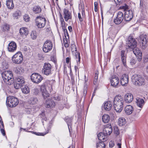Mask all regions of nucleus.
Returning a JSON list of instances; mask_svg holds the SVG:
<instances>
[{"label": "nucleus", "instance_id": "1", "mask_svg": "<svg viewBox=\"0 0 148 148\" xmlns=\"http://www.w3.org/2000/svg\"><path fill=\"white\" fill-rule=\"evenodd\" d=\"M123 106V97L119 95H116L114 98L113 106L116 112H120L122 111Z\"/></svg>", "mask_w": 148, "mask_h": 148}, {"label": "nucleus", "instance_id": "2", "mask_svg": "<svg viewBox=\"0 0 148 148\" xmlns=\"http://www.w3.org/2000/svg\"><path fill=\"white\" fill-rule=\"evenodd\" d=\"M2 78L7 84L10 85L13 83V77L11 71H5L1 74Z\"/></svg>", "mask_w": 148, "mask_h": 148}, {"label": "nucleus", "instance_id": "3", "mask_svg": "<svg viewBox=\"0 0 148 148\" xmlns=\"http://www.w3.org/2000/svg\"><path fill=\"white\" fill-rule=\"evenodd\" d=\"M19 103L18 99L12 96L8 97L6 99V103L10 107L13 108L16 106Z\"/></svg>", "mask_w": 148, "mask_h": 148}, {"label": "nucleus", "instance_id": "4", "mask_svg": "<svg viewBox=\"0 0 148 148\" xmlns=\"http://www.w3.org/2000/svg\"><path fill=\"white\" fill-rule=\"evenodd\" d=\"M36 25L39 29L44 28L46 24V19L40 16H37L35 20Z\"/></svg>", "mask_w": 148, "mask_h": 148}, {"label": "nucleus", "instance_id": "5", "mask_svg": "<svg viewBox=\"0 0 148 148\" xmlns=\"http://www.w3.org/2000/svg\"><path fill=\"white\" fill-rule=\"evenodd\" d=\"M23 60V55L19 51L16 53L12 57V62L16 64L21 63Z\"/></svg>", "mask_w": 148, "mask_h": 148}, {"label": "nucleus", "instance_id": "6", "mask_svg": "<svg viewBox=\"0 0 148 148\" xmlns=\"http://www.w3.org/2000/svg\"><path fill=\"white\" fill-rule=\"evenodd\" d=\"M52 69V66L48 62H45L44 64L42 72L44 74L49 75L51 74Z\"/></svg>", "mask_w": 148, "mask_h": 148}, {"label": "nucleus", "instance_id": "7", "mask_svg": "<svg viewBox=\"0 0 148 148\" xmlns=\"http://www.w3.org/2000/svg\"><path fill=\"white\" fill-rule=\"evenodd\" d=\"M53 47V44L51 41L47 40L43 45L42 48L43 51L45 53H48L51 50Z\"/></svg>", "mask_w": 148, "mask_h": 148}, {"label": "nucleus", "instance_id": "8", "mask_svg": "<svg viewBox=\"0 0 148 148\" xmlns=\"http://www.w3.org/2000/svg\"><path fill=\"white\" fill-rule=\"evenodd\" d=\"M147 37L146 35L143 34L141 35L140 36V47L143 49H145L147 45Z\"/></svg>", "mask_w": 148, "mask_h": 148}, {"label": "nucleus", "instance_id": "9", "mask_svg": "<svg viewBox=\"0 0 148 148\" xmlns=\"http://www.w3.org/2000/svg\"><path fill=\"white\" fill-rule=\"evenodd\" d=\"M32 81L34 83L38 84L40 83L42 79V77L38 73H34L31 76Z\"/></svg>", "mask_w": 148, "mask_h": 148}, {"label": "nucleus", "instance_id": "10", "mask_svg": "<svg viewBox=\"0 0 148 148\" xmlns=\"http://www.w3.org/2000/svg\"><path fill=\"white\" fill-rule=\"evenodd\" d=\"M121 9H123L125 12L124 15V20L126 21H130V10H129L128 6L126 4H124L122 6L120 7Z\"/></svg>", "mask_w": 148, "mask_h": 148}, {"label": "nucleus", "instance_id": "11", "mask_svg": "<svg viewBox=\"0 0 148 148\" xmlns=\"http://www.w3.org/2000/svg\"><path fill=\"white\" fill-rule=\"evenodd\" d=\"M16 83L14 85V87L16 89L21 88L25 83L24 78L23 77H18L16 80Z\"/></svg>", "mask_w": 148, "mask_h": 148}, {"label": "nucleus", "instance_id": "12", "mask_svg": "<svg viewBox=\"0 0 148 148\" xmlns=\"http://www.w3.org/2000/svg\"><path fill=\"white\" fill-rule=\"evenodd\" d=\"M71 48L72 52H75V54L76 59V61L78 64L79 63V64L81 59L80 53L77 52V48L75 45V44L71 45Z\"/></svg>", "mask_w": 148, "mask_h": 148}, {"label": "nucleus", "instance_id": "13", "mask_svg": "<svg viewBox=\"0 0 148 148\" xmlns=\"http://www.w3.org/2000/svg\"><path fill=\"white\" fill-rule=\"evenodd\" d=\"M119 79L116 75H112L110 79L111 85L112 86L116 87L119 83Z\"/></svg>", "mask_w": 148, "mask_h": 148}, {"label": "nucleus", "instance_id": "14", "mask_svg": "<svg viewBox=\"0 0 148 148\" xmlns=\"http://www.w3.org/2000/svg\"><path fill=\"white\" fill-rule=\"evenodd\" d=\"M123 19V13L119 12L118 13L116 18L114 19V22L116 24H120Z\"/></svg>", "mask_w": 148, "mask_h": 148}, {"label": "nucleus", "instance_id": "15", "mask_svg": "<svg viewBox=\"0 0 148 148\" xmlns=\"http://www.w3.org/2000/svg\"><path fill=\"white\" fill-rule=\"evenodd\" d=\"M17 47L16 43L13 41H12L8 44V50L9 52H14L16 51Z\"/></svg>", "mask_w": 148, "mask_h": 148}, {"label": "nucleus", "instance_id": "16", "mask_svg": "<svg viewBox=\"0 0 148 148\" xmlns=\"http://www.w3.org/2000/svg\"><path fill=\"white\" fill-rule=\"evenodd\" d=\"M55 83V80H47L45 83V85L48 90L51 92L53 90L52 86Z\"/></svg>", "mask_w": 148, "mask_h": 148}, {"label": "nucleus", "instance_id": "17", "mask_svg": "<svg viewBox=\"0 0 148 148\" xmlns=\"http://www.w3.org/2000/svg\"><path fill=\"white\" fill-rule=\"evenodd\" d=\"M132 51L134 53L136 56H138L139 57L138 59V60L140 61L142 59V53L141 52L139 49L137 47H134V48L130 50V51Z\"/></svg>", "mask_w": 148, "mask_h": 148}, {"label": "nucleus", "instance_id": "18", "mask_svg": "<svg viewBox=\"0 0 148 148\" xmlns=\"http://www.w3.org/2000/svg\"><path fill=\"white\" fill-rule=\"evenodd\" d=\"M112 131V126L111 124H108L106 125L103 129V132L105 135L110 134Z\"/></svg>", "mask_w": 148, "mask_h": 148}, {"label": "nucleus", "instance_id": "19", "mask_svg": "<svg viewBox=\"0 0 148 148\" xmlns=\"http://www.w3.org/2000/svg\"><path fill=\"white\" fill-rule=\"evenodd\" d=\"M63 17L65 21H67L72 18L71 13L68 10L64 8L63 10Z\"/></svg>", "mask_w": 148, "mask_h": 148}, {"label": "nucleus", "instance_id": "20", "mask_svg": "<svg viewBox=\"0 0 148 148\" xmlns=\"http://www.w3.org/2000/svg\"><path fill=\"white\" fill-rule=\"evenodd\" d=\"M129 81L128 75L126 74H123L121 77L120 82L121 84L123 86H126Z\"/></svg>", "mask_w": 148, "mask_h": 148}, {"label": "nucleus", "instance_id": "21", "mask_svg": "<svg viewBox=\"0 0 148 148\" xmlns=\"http://www.w3.org/2000/svg\"><path fill=\"white\" fill-rule=\"evenodd\" d=\"M130 114L131 115V118H130V122L135 121L136 120V111L134 110V109L132 106H130Z\"/></svg>", "mask_w": 148, "mask_h": 148}, {"label": "nucleus", "instance_id": "22", "mask_svg": "<svg viewBox=\"0 0 148 148\" xmlns=\"http://www.w3.org/2000/svg\"><path fill=\"white\" fill-rule=\"evenodd\" d=\"M19 33L21 36L25 37L28 34L29 31L27 28L25 27H22L20 29Z\"/></svg>", "mask_w": 148, "mask_h": 148}, {"label": "nucleus", "instance_id": "23", "mask_svg": "<svg viewBox=\"0 0 148 148\" xmlns=\"http://www.w3.org/2000/svg\"><path fill=\"white\" fill-rule=\"evenodd\" d=\"M136 102L137 106L139 107L142 108L143 106L145 104V101L142 98L137 97L136 98Z\"/></svg>", "mask_w": 148, "mask_h": 148}, {"label": "nucleus", "instance_id": "24", "mask_svg": "<svg viewBox=\"0 0 148 148\" xmlns=\"http://www.w3.org/2000/svg\"><path fill=\"white\" fill-rule=\"evenodd\" d=\"M107 136L105 135L102 132H100L97 135V137L99 140L103 142L107 139Z\"/></svg>", "mask_w": 148, "mask_h": 148}, {"label": "nucleus", "instance_id": "25", "mask_svg": "<svg viewBox=\"0 0 148 148\" xmlns=\"http://www.w3.org/2000/svg\"><path fill=\"white\" fill-rule=\"evenodd\" d=\"M138 79H137L136 85L140 86L144 84L145 79L140 75H138Z\"/></svg>", "mask_w": 148, "mask_h": 148}, {"label": "nucleus", "instance_id": "26", "mask_svg": "<svg viewBox=\"0 0 148 148\" xmlns=\"http://www.w3.org/2000/svg\"><path fill=\"white\" fill-rule=\"evenodd\" d=\"M137 46V42L135 39L131 37L130 38V50L136 47Z\"/></svg>", "mask_w": 148, "mask_h": 148}, {"label": "nucleus", "instance_id": "27", "mask_svg": "<svg viewBox=\"0 0 148 148\" xmlns=\"http://www.w3.org/2000/svg\"><path fill=\"white\" fill-rule=\"evenodd\" d=\"M72 119V117H69L68 116L66 117L65 119V121L67 124L70 134H71L70 128L71 127V126Z\"/></svg>", "mask_w": 148, "mask_h": 148}, {"label": "nucleus", "instance_id": "28", "mask_svg": "<svg viewBox=\"0 0 148 148\" xmlns=\"http://www.w3.org/2000/svg\"><path fill=\"white\" fill-rule=\"evenodd\" d=\"M46 107L47 108H53L55 105V103L52 100H47L46 101Z\"/></svg>", "mask_w": 148, "mask_h": 148}, {"label": "nucleus", "instance_id": "29", "mask_svg": "<svg viewBox=\"0 0 148 148\" xmlns=\"http://www.w3.org/2000/svg\"><path fill=\"white\" fill-rule=\"evenodd\" d=\"M112 106V103L110 101L106 102L104 105V108L106 110L109 111L110 110Z\"/></svg>", "mask_w": 148, "mask_h": 148}, {"label": "nucleus", "instance_id": "30", "mask_svg": "<svg viewBox=\"0 0 148 148\" xmlns=\"http://www.w3.org/2000/svg\"><path fill=\"white\" fill-rule=\"evenodd\" d=\"M6 5L9 9H12L14 7L13 0H7Z\"/></svg>", "mask_w": 148, "mask_h": 148}, {"label": "nucleus", "instance_id": "31", "mask_svg": "<svg viewBox=\"0 0 148 148\" xmlns=\"http://www.w3.org/2000/svg\"><path fill=\"white\" fill-rule=\"evenodd\" d=\"M110 116L107 114H105L103 115L102 117L103 121L105 123L108 122L110 120Z\"/></svg>", "mask_w": 148, "mask_h": 148}, {"label": "nucleus", "instance_id": "32", "mask_svg": "<svg viewBox=\"0 0 148 148\" xmlns=\"http://www.w3.org/2000/svg\"><path fill=\"white\" fill-rule=\"evenodd\" d=\"M21 87L22 92L23 93L27 94L29 92V88L27 86L23 85Z\"/></svg>", "mask_w": 148, "mask_h": 148}, {"label": "nucleus", "instance_id": "33", "mask_svg": "<svg viewBox=\"0 0 148 148\" xmlns=\"http://www.w3.org/2000/svg\"><path fill=\"white\" fill-rule=\"evenodd\" d=\"M33 12L35 14L40 13L41 11V8L38 6H35L33 8Z\"/></svg>", "mask_w": 148, "mask_h": 148}, {"label": "nucleus", "instance_id": "34", "mask_svg": "<svg viewBox=\"0 0 148 148\" xmlns=\"http://www.w3.org/2000/svg\"><path fill=\"white\" fill-rule=\"evenodd\" d=\"M126 123L125 119L124 118L120 117L119 119L118 123L119 126H123Z\"/></svg>", "mask_w": 148, "mask_h": 148}, {"label": "nucleus", "instance_id": "35", "mask_svg": "<svg viewBox=\"0 0 148 148\" xmlns=\"http://www.w3.org/2000/svg\"><path fill=\"white\" fill-rule=\"evenodd\" d=\"M38 101L36 97H31L29 102L31 104L34 105L36 104Z\"/></svg>", "mask_w": 148, "mask_h": 148}, {"label": "nucleus", "instance_id": "36", "mask_svg": "<svg viewBox=\"0 0 148 148\" xmlns=\"http://www.w3.org/2000/svg\"><path fill=\"white\" fill-rule=\"evenodd\" d=\"M138 78V75L134 74L132 75L131 77L132 82L133 84L136 85L137 79Z\"/></svg>", "mask_w": 148, "mask_h": 148}, {"label": "nucleus", "instance_id": "37", "mask_svg": "<svg viewBox=\"0 0 148 148\" xmlns=\"http://www.w3.org/2000/svg\"><path fill=\"white\" fill-rule=\"evenodd\" d=\"M99 75V72L98 71H97L94 76V79L93 83L94 85H97L98 83V76Z\"/></svg>", "mask_w": 148, "mask_h": 148}, {"label": "nucleus", "instance_id": "38", "mask_svg": "<svg viewBox=\"0 0 148 148\" xmlns=\"http://www.w3.org/2000/svg\"><path fill=\"white\" fill-rule=\"evenodd\" d=\"M106 145L103 142H99L97 144V148H105Z\"/></svg>", "mask_w": 148, "mask_h": 148}, {"label": "nucleus", "instance_id": "39", "mask_svg": "<svg viewBox=\"0 0 148 148\" xmlns=\"http://www.w3.org/2000/svg\"><path fill=\"white\" fill-rule=\"evenodd\" d=\"M60 17L61 26L62 27V28H65V27L64 26V22L63 18L62 16L60 13Z\"/></svg>", "mask_w": 148, "mask_h": 148}, {"label": "nucleus", "instance_id": "40", "mask_svg": "<svg viewBox=\"0 0 148 148\" xmlns=\"http://www.w3.org/2000/svg\"><path fill=\"white\" fill-rule=\"evenodd\" d=\"M31 36L32 39L34 40L36 39L37 36L36 32L35 31H32L31 34Z\"/></svg>", "mask_w": 148, "mask_h": 148}, {"label": "nucleus", "instance_id": "41", "mask_svg": "<svg viewBox=\"0 0 148 148\" xmlns=\"http://www.w3.org/2000/svg\"><path fill=\"white\" fill-rule=\"evenodd\" d=\"M21 14L20 12L17 10L13 14V17L16 19H18Z\"/></svg>", "mask_w": 148, "mask_h": 148}, {"label": "nucleus", "instance_id": "42", "mask_svg": "<svg viewBox=\"0 0 148 148\" xmlns=\"http://www.w3.org/2000/svg\"><path fill=\"white\" fill-rule=\"evenodd\" d=\"M40 90L42 93L46 92L48 90L44 84H43L40 86Z\"/></svg>", "mask_w": 148, "mask_h": 148}, {"label": "nucleus", "instance_id": "43", "mask_svg": "<svg viewBox=\"0 0 148 148\" xmlns=\"http://www.w3.org/2000/svg\"><path fill=\"white\" fill-rule=\"evenodd\" d=\"M129 94L127 93L124 96V100L125 102L127 103H129L130 100L129 99Z\"/></svg>", "mask_w": 148, "mask_h": 148}, {"label": "nucleus", "instance_id": "44", "mask_svg": "<svg viewBox=\"0 0 148 148\" xmlns=\"http://www.w3.org/2000/svg\"><path fill=\"white\" fill-rule=\"evenodd\" d=\"M20 68V67H15L14 69V71L17 74H20L21 73Z\"/></svg>", "mask_w": 148, "mask_h": 148}, {"label": "nucleus", "instance_id": "45", "mask_svg": "<svg viewBox=\"0 0 148 148\" xmlns=\"http://www.w3.org/2000/svg\"><path fill=\"white\" fill-rule=\"evenodd\" d=\"M125 111L127 115L130 114V105H127L125 108Z\"/></svg>", "mask_w": 148, "mask_h": 148}, {"label": "nucleus", "instance_id": "46", "mask_svg": "<svg viewBox=\"0 0 148 148\" xmlns=\"http://www.w3.org/2000/svg\"><path fill=\"white\" fill-rule=\"evenodd\" d=\"M61 97L58 95H55L53 98V99L56 101H60L61 99Z\"/></svg>", "mask_w": 148, "mask_h": 148}, {"label": "nucleus", "instance_id": "47", "mask_svg": "<svg viewBox=\"0 0 148 148\" xmlns=\"http://www.w3.org/2000/svg\"><path fill=\"white\" fill-rule=\"evenodd\" d=\"M78 17L79 19V20L80 22H82L83 21L84 17L83 16H81L80 13H78Z\"/></svg>", "mask_w": 148, "mask_h": 148}, {"label": "nucleus", "instance_id": "48", "mask_svg": "<svg viewBox=\"0 0 148 148\" xmlns=\"http://www.w3.org/2000/svg\"><path fill=\"white\" fill-rule=\"evenodd\" d=\"M33 93L35 95H37L39 93V90L37 88H34L32 90Z\"/></svg>", "mask_w": 148, "mask_h": 148}, {"label": "nucleus", "instance_id": "49", "mask_svg": "<svg viewBox=\"0 0 148 148\" xmlns=\"http://www.w3.org/2000/svg\"><path fill=\"white\" fill-rule=\"evenodd\" d=\"M24 20L26 22H28L29 21V18L28 15L25 14L23 16Z\"/></svg>", "mask_w": 148, "mask_h": 148}, {"label": "nucleus", "instance_id": "50", "mask_svg": "<svg viewBox=\"0 0 148 148\" xmlns=\"http://www.w3.org/2000/svg\"><path fill=\"white\" fill-rule=\"evenodd\" d=\"M42 95L45 99L47 98L49 96V94L47 92V91L46 92L42 93Z\"/></svg>", "mask_w": 148, "mask_h": 148}, {"label": "nucleus", "instance_id": "51", "mask_svg": "<svg viewBox=\"0 0 148 148\" xmlns=\"http://www.w3.org/2000/svg\"><path fill=\"white\" fill-rule=\"evenodd\" d=\"M115 4L116 5H119L122 3L123 0H114Z\"/></svg>", "mask_w": 148, "mask_h": 148}, {"label": "nucleus", "instance_id": "52", "mask_svg": "<svg viewBox=\"0 0 148 148\" xmlns=\"http://www.w3.org/2000/svg\"><path fill=\"white\" fill-rule=\"evenodd\" d=\"M88 80V79L86 77V75L84 76V86L87 87L88 86V83L87 82Z\"/></svg>", "mask_w": 148, "mask_h": 148}, {"label": "nucleus", "instance_id": "53", "mask_svg": "<svg viewBox=\"0 0 148 148\" xmlns=\"http://www.w3.org/2000/svg\"><path fill=\"white\" fill-rule=\"evenodd\" d=\"M87 87L84 86V91L83 96L85 97L86 94Z\"/></svg>", "mask_w": 148, "mask_h": 148}, {"label": "nucleus", "instance_id": "54", "mask_svg": "<svg viewBox=\"0 0 148 148\" xmlns=\"http://www.w3.org/2000/svg\"><path fill=\"white\" fill-rule=\"evenodd\" d=\"M114 133L117 135L119 134V130L117 127H115L114 128Z\"/></svg>", "mask_w": 148, "mask_h": 148}, {"label": "nucleus", "instance_id": "55", "mask_svg": "<svg viewBox=\"0 0 148 148\" xmlns=\"http://www.w3.org/2000/svg\"><path fill=\"white\" fill-rule=\"evenodd\" d=\"M0 127L1 128V133H2V134H3V136H5V131L3 128H4V127H2V126L1 125V126L0 125Z\"/></svg>", "mask_w": 148, "mask_h": 148}, {"label": "nucleus", "instance_id": "56", "mask_svg": "<svg viewBox=\"0 0 148 148\" xmlns=\"http://www.w3.org/2000/svg\"><path fill=\"white\" fill-rule=\"evenodd\" d=\"M114 145V142L110 141L109 143V146L110 147H112Z\"/></svg>", "mask_w": 148, "mask_h": 148}, {"label": "nucleus", "instance_id": "57", "mask_svg": "<svg viewBox=\"0 0 148 148\" xmlns=\"http://www.w3.org/2000/svg\"><path fill=\"white\" fill-rule=\"evenodd\" d=\"M121 57V60L122 62H123L124 65H125V64L126 62V58L125 56H122Z\"/></svg>", "mask_w": 148, "mask_h": 148}, {"label": "nucleus", "instance_id": "58", "mask_svg": "<svg viewBox=\"0 0 148 148\" xmlns=\"http://www.w3.org/2000/svg\"><path fill=\"white\" fill-rule=\"evenodd\" d=\"M3 29L5 31L6 30H8L9 29V26L7 24H5L3 27Z\"/></svg>", "mask_w": 148, "mask_h": 148}, {"label": "nucleus", "instance_id": "59", "mask_svg": "<svg viewBox=\"0 0 148 148\" xmlns=\"http://www.w3.org/2000/svg\"><path fill=\"white\" fill-rule=\"evenodd\" d=\"M63 29V31L64 32V33L65 36L67 35V36H69L68 33L67 32V30L66 29H65V28H62Z\"/></svg>", "mask_w": 148, "mask_h": 148}, {"label": "nucleus", "instance_id": "60", "mask_svg": "<svg viewBox=\"0 0 148 148\" xmlns=\"http://www.w3.org/2000/svg\"><path fill=\"white\" fill-rule=\"evenodd\" d=\"M71 58L70 57H68L66 58V62L67 64H68L70 61L71 60Z\"/></svg>", "mask_w": 148, "mask_h": 148}, {"label": "nucleus", "instance_id": "61", "mask_svg": "<svg viewBox=\"0 0 148 148\" xmlns=\"http://www.w3.org/2000/svg\"><path fill=\"white\" fill-rule=\"evenodd\" d=\"M48 132L47 133H36V135L38 136H44L45 135L47 134Z\"/></svg>", "mask_w": 148, "mask_h": 148}, {"label": "nucleus", "instance_id": "62", "mask_svg": "<svg viewBox=\"0 0 148 148\" xmlns=\"http://www.w3.org/2000/svg\"><path fill=\"white\" fill-rule=\"evenodd\" d=\"M0 123H1V125L2 126V127H4V125H3V123L2 120V118L1 116H0Z\"/></svg>", "mask_w": 148, "mask_h": 148}, {"label": "nucleus", "instance_id": "63", "mask_svg": "<svg viewBox=\"0 0 148 148\" xmlns=\"http://www.w3.org/2000/svg\"><path fill=\"white\" fill-rule=\"evenodd\" d=\"M130 62L132 64H135L136 62V60L134 59H132Z\"/></svg>", "mask_w": 148, "mask_h": 148}, {"label": "nucleus", "instance_id": "64", "mask_svg": "<svg viewBox=\"0 0 148 148\" xmlns=\"http://www.w3.org/2000/svg\"><path fill=\"white\" fill-rule=\"evenodd\" d=\"M125 51L123 50H122L121 52V57L125 56Z\"/></svg>", "mask_w": 148, "mask_h": 148}]
</instances>
